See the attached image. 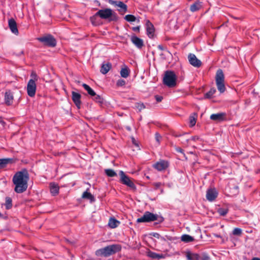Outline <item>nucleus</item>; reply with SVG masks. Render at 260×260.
<instances>
[{"instance_id": "obj_5", "label": "nucleus", "mask_w": 260, "mask_h": 260, "mask_svg": "<svg viewBox=\"0 0 260 260\" xmlns=\"http://www.w3.org/2000/svg\"><path fill=\"white\" fill-rule=\"evenodd\" d=\"M157 220L158 222L160 223L164 221V218L159 217L158 215L153 214L149 211H146L144 213V215L137 219V222H150L151 221Z\"/></svg>"}, {"instance_id": "obj_46", "label": "nucleus", "mask_w": 260, "mask_h": 260, "mask_svg": "<svg viewBox=\"0 0 260 260\" xmlns=\"http://www.w3.org/2000/svg\"><path fill=\"white\" fill-rule=\"evenodd\" d=\"M155 98L157 102H160L162 100V97L158 95H156Z\"/></svg>"}, {"instance_id": "obj_18", "label": "nucleus", "mask_w": 260, "mask_h": 260, "mask_svg": "<svg viewBox=\"0 0 260 260\" xmlns=\"http://www.w3.org/2000/svg\"><path fill=\"white\" fill-rule=\"evenodd\" d=\"M14 96L10 90L6 91L5 94V102L7 105H11L13 103Z\"/></svg>"}, {"instance_id": "obj_19", "label": "nucleus", "mask_w": 260, "mask_h": 260, "mask_svg": "<svg viewBox=\"0 0 260 260\" xmlns=\"http://www.w3.org/2000/svg\"><path fill=\"white\" fill-rule=\"evenodd\" d=\"M225 115V113H218L211 114L210 118L211 120L215 121H221L224 119Z\"/></svg>"}, {"instance_id": "obj_28", "label": "nucleus", "mask_w": 260, "mask_h": 260, "mask_svg": "<svg viewBox=\"0 0 260 260\" xmlns=\"http://www.w3.org/2000/svg\"><path fill=\"white\" fill-rule=\"evenodd\" d=\"M181 239L182 241L185 243L192 242L194 240V239L192 237L187 234L183 235L181 237Z\"/></svg>"}, {"instance_id": "obj_31", "label": "nucleus", "mask_w": 260, "mask_h": 260, "mask_svg": "<svg viewBox=\"0 0 260 260\" xmlns=\"http://www.w3.org/2000/svg\"><path fill=\"white\" fill-rule=\"evenodd\" d=\"M129 70L127 67L122 68L120 71V75L123 78H127L129 75Z\"/></svg>"}, {"instance_id": "obj_22", "label": "nucleus", "mask_w": 260, "mask_h": 260, "mask_svg": "<svg viewBox=\"0 0 260 260\" xmlns=\"http://www.w3.org/2000/svg\"><path fill=\"white\" fill-rule=\"evenodd\" d=\"M59 186L55 183H50V192L53 196H56L58 193L59 191Z\"/></svg>"}, {"instance_id": "obj_36", "label": "nucleus", "mask_w": 260, "mask_h": 260, "mask_svg": "<svg viewBox=\"0 0 260 260\" xmlns=\"http://www.w3.org/2000/svg\"><path fill=\"white\" fill-rule=\"evenodd\" d=\"M124 19L128 22H134L136 20V17L133 15L128 14L125 15Z\"/></svg>"}, {"instance_id": "obj_25", "label": "nucleus", "mask_w": 260, "mask_h": 260, "mask_svg": "<svg viewBox=\"0 0 260 260\" xmlns=\"http://www.w3.org/2000/svg\"><path fill=\"white\" fill-rule=\"evenodd\" d=\"M120 222L115 218H110L109 220L108 225L112 229L117 228Z\"/></svg>"}, {"instance_id": "obj_8", "label": "nucleus", "mask_w": 260, "mask_h": 260, "mask_svg": "<svg viewBox=\"0 0 260 260\" xmlns=\"http://www.w3.org/2000/svg\"><path fill=\"white\" fill-rule=\"evenodd\" d=\"M119 175L120 177L119 182L127 186L134 191L137 189V187L133 182L134 179L133 178L129 177L122 171H119Z\"/></svg>"}, {"instance_id": "obj_20", "label": "nucleus", "mask_w": 260, "mask_h": 260, "mask_svg": "<svg viewBox=\"0 0 260 260\" xmlns=\"http://www.w3.org/2000/svg\"><path fill=\"white\" fill-rule=\"evenodd\" d=\"M186 257L187 260H200L201 259L199 254L192 253L190 251L186 252Z\"/></svg>"}, {"instance_id": "obj_12", "label": "nucleus", "mask_w": 260, "mask_h": 260, "mask_svg": "<svg viewBox=\"0 0 260 260\" xmlns=\"http://www.w3.org/2000/svg\"><path fill=\"white\" fill-rule=\"evenodd\" d=\"M218 192L215 188H210L207 190L206 198L210 202L214 201L217 198Z\"/></svg>"}, {"instance_id": "obj_23", "label": "nucleus", "mask_w": 260, "mask_h": 260, "mask_svg": "<svg viewBox=\"0 0 260 260\" xmlns=\"http://www.w3.org/2000/svg\"><path fill=\"white\" fill-rule=\"evenodd\" d=\"M147 255L153 259H159L165 257L162 254H158L150 250L147 252Z\"/></svg>"}, {"instance_id": "obj_10", "label": "nucleus", "mask_w": 260, "mask_h": 260, "mask_svg": "<svg viewBox=\"0 0 260 260\" xmlns=\"http://www.w3.org/2000/svg\"><path fill=\"white\" fill-rule=\"evenodd\" d=\"M109 3L112 5L118 7L119 9H118V11L122 14L126 13L127 11V5L122 2L109 0Z\"/></svg>"}, {"instance_id": "obj_52", "label": "nucleus", "mask_w": 260, "mask_h": 260, "mask_svg": "<svg viewBox=\"0 0 260 260\" xmlns=\"http://www.w3.org/2000/svg\"><path fill=\"white\" fill-rule=\"evenodd\" d=\"M0 123H2L3 125H4V124H5V122L2 118H0Z\"/></svg>"}, {"instance_id": "obj_21", "label": "nucleus", "mask_w": 260, "mask_h": 260, "mask_svg": "<svg viewBox=\"0 0 260 260\" xmlns=\"http://www.w3.org/2000/svg\"><path fill=\"white\" fill-rule=\"evenodd\" d=\"M202 7V2L199 1H197L195 2L193 4L190 5V10L192 12H196L200 9H201Z\"/></svg>"}, {"instance_id": "obj_34", "label": "nucleus", "mask_w": 260, "mask_h": 260, "mask_svg": "<svg viewBox=\"0 0 260 260\" xmlns=\"http://www.w3.org/2000/svg\"><path fill=\"white\" fill-rule=\"evenodd\" d=\"M93 97V100L96 103L102 104L104 102V99L100 95L96 94L95 93V95H94Z\"/></svg>"}, {"instance_id": "obj_7", "label": "nucleus", "mask_w": 260, "mask_h": 260, "mask_svg": "<svg viewBox=\"0 0 260 260\" xmlns=\"http://www.w3.org/2000/svg\"><path fill=\"white\" fill-rule=\"evenodd\" d=\"M31 79H29L27 85V94L30 97H34L36 91V84L35 81L38 80V77L36 73L32 72L30 75Z\"/></svg>"}, {"instance_id": "obj_30", "label": "nucleus", "mask_w": 260, "mask_h": 260, "mask_svg": "<svg viewBox=\"0 0 260 260\" xmlns=\"http://www.w3.org/2000/svg\"><path fill=\"white\" fill-rule=\"evenodd\" d=\"M106 175L110 177H113L117 176V173L115 171L111 169H107L105 170Z\"/></svg>"}, {"instance_id": "obj_4", "label": "nucleus", "mask_w": 260, "mask_h": 260, "mask_svg": "<svg viewBox=\"0 0 260 260\" xmlns=\"http://www.w3.org/2000/svg\"><path fill=\"white\" fill-rule=\"evenodd\" d=\"M177 76L174 72L167 71L163 78V83L170 88L174 87L177 84Z\"/></svg>"}, {"instance_id": "obj_37", "label": "nucleus", "mask_w": 260, "mask_h": 260, "mask_svg": "<svg viewBox=\"0 0 260 260\" xmlns=\"http://www.w3.org/2000/svg\"><path fill=\"white\" fill-rule=\"evenodd\" d=\"M229 209L228 208H219L217 210L218 213L221 216H225L228 212Z\"/></svg>"}, {"instance_id": "obj_51", "label": "nucleus", "mask_w": 260, "mask_h": 260, "mask_svg": "<svg viewBox=\"0 0 260 260\" xmlns=\"http://www.w3.org/2000/svg\"><path fill=\"white\" fill-rule=\"evenodd\" d=\"M190 139V140H191L192 141H196V140H198L199 139V138L197 136H193V137H191Z\"/></svg>"}, {"instance_id": "obj_43", "label": "nucleus", "mask_w": 260, "mask_h": 260, "mask_svg": "<svg viewBox=\"0 0 260 260\" xmlns=\"http://www.w3.org/2000/svg\"><path fill=\"white\" fill-rule=\"evenodd\" d=\"M155 139L158 144H160V140L161 139V136L157 133L155 134Z\"/></svg>"}, {"instance_id": "obj_17", "label": "nucleus", "mask_w": 260, "mask_h": 260, "mask_svg": "<svg viewBox=\"0 0 260 260\" xmlns=\"http://www.w3.org/2000/svg\"><path fill=\"white\" fill-rule=\"evenodd\" d=\"M8 25L11 31L15 35H18L19 32L17 28V23L13 18L8 20Z\"/></svg>"}, {"instance_id": "obj_35", "label": "nucleus", "mask_w": 260, "mask_h": 260, "mask_svg": "<svg viewBox=\"0 0 260 260\" xmlns=\"http://www.w3.org/2000/svg\"><path fill=\"white\" fill-rule=\"evenodd\" d=\"M10 161V159L3 158L0 159V169L5 168L6 165Z\"/></svg>"}, {"instance_id": "obj_33", "label": "nucleus", "mask_w": 260, "mask_h": 260, "mask_svg": "<svg viewBox=\"0 0 260 260\" xmlns=\"http://www.w3.org/2000/svg\"><path fill=\"white\" fill-rule=\"evenodd\" d=\"M215 92L216 89L215 88H211L208 92L205 94V98L210 99Z\"/></svg>"}, {"instance_id": "obj_47", "label": "nucleus", "mask_w": 260, "mask_h": 260, "mask_svg": "<svg viewBox=\"0 0 260 260\" xmlns=\"http://www.w3.org/2000/svg\"><path fill=\"white\" fill-rule=\"evenodd\" d=\"M151 235L157 239H159L160 237V235L157 233H153L151 234Z\"/></svg>"}, {"instance_id": "obj_41", "label": "nucleus", "mask_w": 260, "mask_h": 260, "mask_svg": "<svg viewBox=\"0 0 260 260\" xmlns=\"http://www.w3.org/2000/svg\"><path fill=\"white\" fill-rule=\"evenodd\" d=\"M126 82L123 79H120L116 82V85L117 86H124Z\"/></svg>"}, {"instance_id": "obj_48", "label": "nucleus", "mask_w": 260, "mask_h": 260, "mask_svg": "<svg viewBox=\"0 0 260 260\" xmlns=\"http://www.w3.org/2000/svg\"><path fill=\"white\" fill-rule=\"evenodd\" d=\"M140 26H136V27H132V30L135 31H140Z\"/></svg>"}, {"instance_id": "obj_54", "label": "nucleus", "mask_w": 260, "mask_h": 260, "mask_svg": "<svg viewBox=\"0 0 260 260\" xmlns=\"http://www.w3.org/2000/svg\"><path fill=\"white\" fill-rule=\"evenodd\" d=\"M0 217L2 218L3 217V214L0 212Z\"/></svg>"}, {"instance_id": "obj_40", "label": "nucleus", "mask_w": 260, "mask_h": 260, "mask_svg": "<svg viewBox=\"0 0 260 260\" xmlns=\"http://www.w3.org/2000/svg\"><path fill=\"white\" fill-rule=\"evenodd\" d=\"M242 234V230L240 228H235L233 231V234L234 235L240 236Z\"/></svg>"}, {"instance_id": "obj_14", "label": "nucleus", "mask_w": 260, "mask_h": 260, "mask_svg": "<svg viewBox=\"0 0 260 260\" xmlns=\"http://www.w3.org/2000/svg\"><path fill=\"white\" fill-rule=\"evenodd\" d=\"M147 35L150 38L154 36L155 29L153 24L148 20L146 22Z\"/></svg>"}, {"instance_id": "obj_55", "label": "nucleus", "mask_w": 260, "mask_h": 260, "mask_svg": "<svg viewBox=\"0 0 260 260\" xmlns=\"http://www.w3.org/2000/svg\"><path fill=\"white\" fill-rule=\"evenodd\" d=\"M133 142L134 144L136 145V144L135 143V139L134 138H133Z\"/></svg>"}, {"instance_id": "obj_53", "label": "nucleus", "mask_w": 260, "mask_h": 260, "mask_svg": "<svg viewBox=\"0 0 260 260\" xmlns=\"http://www.w3.org/2000/svg\"><path fill=\"white\" fill-rule=\"evenodd\" d=\"M251 260H260V258H258V257H253Z\"/></svg>"}, {"instance_id": "obj_16", "label": "nucleus", "mask_w": 260, "mask_h": 260, "mask_svg": "<svg viewBox=\"0 0 260 260\" xmlns=\"http://www.w3.org/2000/svg\"><path fill=\"white\" fill-rule=\"evenodd\" d=\"M132 42L139 49H141L144 46V42L142 39L133 35L131 37Z\"/></svg>"}, {"instance_id": "obj_45", "label": "nucleus", "mask_w": 260, "mask_h": 260, "mask_svg": "<svg viewBox=\"0 0 260 260\" xmlns=\"http://www.w3.org/2000/svg\"><path fill=\"white\" fill-rule=\"evenodd\" d=\"M200 259H202V260H210V258L209 256L207 254H204V255H203L202 257V258L201 257Z\"/></svg>"}, {"instance_id": "obj_50", "label": "nucleus", "mask_w": 260, "mask_h": 260, "mask_svg": "<svg viewBox=\"0 0 260 260\" xmlns=\"http://www.w3.org/2000/svg\"><path fill=\"white\" fill-rule=\"evenodd\" d=\"M157 48H158L159 50H161V51H162V50H165V48H164V47L162 45H158V46H157Z\"/></svg>"}, {"instance_id": "obj_27", "label": "nucleus", "mask_w": 260, "mask_h": 260, "mask_svg": "<svg viewBox=\"0 0 260 260\" xmlns=\"http://www.w3.org/2000/svg\"><path fill=\"white\" fill-rule=\"evenodd\" d=\"M82 85L91 96L95 95V92L89 85L85 83H83Z\"/></svg>"}, {"instance_id": "obj_15", "label": "nucleus", "mask_w": 260, "mask_h": 260, "mask_svg": "<svg viewBox=\"0 0 260 260\" xmlns=\"http://www.w3.org/2000/svg\"><path fill=\"white\" fill-rule=\"evenodd\" d=\"M168 162L167 161L161 160L154 165V168L158 171L166 170L168 167Z\"/></svg>"}, {"instance_id": "obj_11", "label": "nucleus", "mask_w": 260, "mask_h": 260, "mask_svg": "<svg viewBox=\"0 0 260 260\" xmlns=\"http://www.w3.org/2000/svg\"><path fill=\"white\" fill-rule=\"evenodd\" d=\"M188 59L189 63L195 68H199L202 66L201 61L192 53H189L188 55Z\"/></svg>"}, {"instance_id": "obj_44", "label": "nucleus", "mask_w": 260, "mask_h": 260, "mask_svg": "<svg viewBox=\"0 0 260 260\" xmlns=\"http://www.w3.org/2000/svg\"><path fill=\"white\" fill-rule=\"evenodd\" d=\"M187 134L186 133H182V134H177V133H173V136L175 137H180L183 138L184 137V135H186Z\"/></svg>"}, {"instance_id": "obj_24", "label": "nucleus", "mask_w": 260, "mask_h": 260, "mask_svg": "<svg viewBox=\"0 0 260 260\" xmlns=\"http://www.w3.org/2000/svg\"><path fill=\"white\" fill-rule=\"evenodd\" d=\"M112 68V64L110 62L103 63L101 67L100 72L103 74H107Z\"/></svg>"}, {"instance_id": "obj_6", "label": "nucleus", "mask_w": 260, "mask_h": 260, "mask_svg": "<svg viewBox=\"0 0 260 260\" xmlns=\"http://www.w3.org/2000/svg\"><path fill=\"white\" fill-rule=\"evenodd\" d=\"M216 84L218 91L220 93H223L225 90L224 85V76L221 69H218L215 76Z\"/></svg>"}, {"instance_id": "obj_29", "label": "nucleus", "mask_w": 260, "mask_h": 260, "mask_svg": "<svg viewBox=\"0 0 260 260\" xmlns=\"http://www.w3.org/2000/svg\"><path fill=\"white\" fill-rule=\"evenodd\" d=\"M5 203L4 204L7 210L10 209L12 207V200L9 197H7L5 199Z\"/></svg>"}, {"instance_id": "obj_2", "label": "nucleus", "mask_w": 260, "mask_h": 260, "mask_svg": "<svg viewBox=\"0 0 260 260\" xmlns=\"http://www.w3.org/2000/svg\"><path fill=\"white\" fill-rule=\"evenodd\" d=\"M121 250V246L119 244H112L104 248L98 249L95 254L99 257H107L113 255Z\"/></svg>"}, {"instance_id": "obj_1", "label": "nucleus", "mask_w": 260, "mask_h": 260, "mask_svg": "<svg viewBox=\"0 0 260 260\" xmlns=\"http://www.w3.org/2000/svg\"><path fill=\"white\" fill-rule=\"evenodd\" d=\"M29 179L26 171H20L16 173L13 177V182L15 185L14 190L17 193H22L27 188V182Z\"/></svg>"}, {"instance_id": "obj_39", "label": "nucleus", "mask_w": 260, "mask_h": 260, "mask_svg": "<svg viewBox=\"0 0 260 260\" xmlns=\"http://www.w3.org/2000/svg\"><path fill=\"white\" fill-rule=\"evenodd\" d=\"M136 107L139 110V111L144 109L146 107L143 103H137L136 104Z\"/></svg>"}, {"instance_id": "obj_26", "label": "nucleus", "mask_w": 260, "mask_h": 260, "mask_svg": "<svg viewBox=\"0 0 260 260\" xmlns=\"http://www.w3.org/2000/svg\"><path fill=\"white\" fill-rule=\"evenodd\" d=\"M82 198L83 199L89 200L91 202H93L95 200L93 196L91 193L88 192L87 190L83 193Z\"/></svg>"}, {"instance_id": "obj_42", "label": "nucleus", "mask_w": 260, "mask_h": 260, "mask_svg": "<svg viewBox=\"0 0 260 260\" xmlns=\"http://www.w3.org/2000/svg\"><path fill=\"white\" fill-rule=\"evenodd\" d=\"M98 17H99V16H95V14L93 16L90 17V20L92 24L94 25H97L96 19Z\"/></svg>"}, {"instance_id": "obj_3", "label": "nucleus", "mask_w": 260, "mask_h": 260, "mask_svg": "<svg viewBox=\"0 0 260 260\" xmlns=\"http://www.w3.org/2000/svg\"><path fill=\"white\" fill-rule=\"evenodd\" d=\"M95 16H99L102 19L108 20L109 22H116L118 20V16L116 13L110 8L99 10Z\"/></svg>"}, {"instance_id": "obj_38", "label": "nucleus", "mask_w": 260, "mask_h": 260, "mask_svg": "<svg viewBox=\"0 0 260 260\" xmlns=\"http://www.w3.org/2000/svg\"><path fill=\"white\" fill-rule=\"evenodd\" d=\"M181 139L179 140V141H181L182 144L186 146H187L188 145V142L190 141V139L186 137V135H184V137L183 138H180Z\"/></svg>"}, {"instance_id": "obj_32", "label": "nucleus", "mask_w": 260, "mask_h": 260, "mask_svg": "<svg viewBox=\"0 0 260 260\" xmlns=\"http://www.w3.org/2000/svg\"><path fill=\"white\" fill-rule=\"evenodd\" d=\"M197 117V114L195 113L189 116V123L191 126H193L196 124Z\"/></svg>"}, {"instance_id": "obj_13", "label": "nucleus", "mask_w": 260, "mask_h": 260, "mask_svg": "<svg viewBox=\"0 0 260 260\" xmlns=\"http://www.w3.org/2000/svg\"><path fill=\"white\" fill-rule=\"evenodd\" d=\"M81 95L80 93L76 92L75 91L72 92V99L78 109L81 107Z\"/></svg>"}, {"instance_id": "obj_49", "label": "nucleus", "mask_w": 260, "mask_h": 260, "mask_svg": "<svg viewBox=\"0 0 260 260\" xmlns=\"http://www.w3.org/2000/svg\"><path fill=\"white\" fill-rule=\"evenodd\" d=\"M175 150L178 152L183 153V149L180 147H176Z\"/></svg>"}, {"instance_id": "obj_9", "label": "nucleus", "mask_w": 260, "mask_h": 260, "mask_svg": "<svg viewBox=\"0 0 260 260\" xmlns=\"http://www.w3.org/2000/svg\"><path fill=\"white\" fill-rule=\"evenodd\" d=\"M37 39L45 46L54 47L56 45L55 39L50 34L45 35L43 37L38 38Z\"/></svg>"}]
</instances>
